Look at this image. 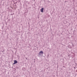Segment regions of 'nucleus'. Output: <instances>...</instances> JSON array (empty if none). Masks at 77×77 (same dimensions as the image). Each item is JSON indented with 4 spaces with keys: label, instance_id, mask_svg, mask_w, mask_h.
I'll return each mask as SVG.
<instances>
[{
    "label": "nucleus",
    "instance_id": "nucleus-8",
    "mask_svg": "<svg viewBox=\"0 0 77 77\" xmlns=\"http://www.w3.org/2000/svg\"><path fill=\"white\" fill-rule=\"evenodd\" d=\"M2 29H3V27H2Z\"/></svg>",
    "mask_w": 77,
    "mask_h": 77
},
{
    "label": "nucleus",
    "instance_id": "nucleus-1",
    "mask_svg": "<svg viewBox=\"0 0 77 77\" xmlns=\"http://www.w3.org/2000/svg\"><path fill=\"white\" fill-rule=\"evenodd\" d=\"M43 54L44 53L43 52V51H40L38 53V56H41V57H42V55H43Z\"/></svg>",
    "mask_w": 77,
    "mask_h": 77
},
{
    "label": "nucleus",
    "instance_id": "nucleus-2",
    "mask_svg": "<svg viewBox=\"0 0 77 77\" xmlns=\"http://www.w3.org/2000/svg\"><path fill=\"white\" fill-rule=\"evenodd\" d=\"M14 63H13L14 65H15L16 63H18V61L16 60H14Z\"/></svg>",
    "mask_w": 77,
    "mask_h": 77
},
{
    "label": "nucleus",
    "instance_id": "nucleus-7",
    "mask_svg": "<svg viewBox=\"0 0 77 77\" xmlns=\"http://www.w3.org/2000/svg\"><path fill=\"white\" fill-rule=\"evenodd\" d=\"M63 67H65V66H63Z\"/></svg>",
    "mask_w": 77,
    "mask_h": 77
},
{
    "label": "nucleus",
    "instance_id": "nucleus-9",
    "mask_svg": "<svg viewBox=\"0 0 77 77\" xmlns=\"http://www.w3.org/2000/svg\"><path fill=\"white\" fill-rule=\"evenodd\" d=\"M74 68H75V67H74Z\"/></svg>",
    "mask_w": 77,
    "mask_h": 77
},
{
    "label": "nucleus",
    "instance_id": "nucleus-5",
    "mask_svg": "<svg viewBox=\"0 0 77 77\" xmlns=\"http://www.w3.org/2000/svg\"><path fill=\"white\" fill-rule=\"evenodd\" d=\"M14 14H11V15H14Z\"/></svg>",
    "mask_w": 77,
    "mask_h": 77
},
{
    "label": "nucleus",
    "instance_id": "nucleus-4",
    "mask_svg": "<svg viewBox=\"0 0 77 77\" xmlns=\"http://www.w3.org/2000/svg\"><path fill=\"white\" fill-rule=\"evenodd\" d=\"M4 51H5L3 50V51H2V52H4Z\"/></svg>",
    "mask_w": 77,
    "mask_h": 77
},
{
    "label": "nucleus",
    "instance_id": "nucleus-6",
    "mask_svg": "<svg viewBox=\"0 0 77 77\" xmlns=\"http://www.w3.org/2000/svg\"><path fill=\"white\" fill-rule=\"evenodd\" d=\"M48 56H49V55H48Z\"/></svg>",
    "mask_w": 77,
    "mask_h": 77
},
{
    "label": "nucleus",
    "instance_id": "nucleus-3",
    "mask_svg": "<svg viewBox=\"0 0 77 77\" xmlns=\"http://www.w3.org/2000/svg\"><path fill=\"white\" fill-rule=\"evenodd\" d=\"M41 12H44V8H42L40 10Z\"/></svg>",
    "mask_w": 77,
    "mask_h": 77
}]
</instances>
